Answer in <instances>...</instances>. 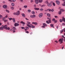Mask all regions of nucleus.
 Wrapping results in <instances>:
<instances>
[{"instance_id": "obj_49", "label": "nucleus", "mask_w": 65, "mask_h": 65, "mask_svg": "<svg viewBox=\"0 0 65 65\" xmlns=\"http://www.w3.org/2000/svg\"><path fill=\"white\" fill-rule=\"evenodd\" d=\"M12 1L13 2H15V1H16V0H12Z\"/></svg>"}, {"instance_id": "obj_48", "label": "nucleus", "mask_w": 65, "mask_h": 65, "mask_svg": "<svg viewBox=\"0 0 65 65\" xmlns=\"http://www.w3.org/2000/svg\"><path fill=\"white\" fill-rule=\"evenodd\" d=\"M62 26H65V24L64 23H63L62 24Z\"/></svg>"}, {"instance_id": "obj_46", "label": "nucleus", "mask_w": 65, "mask_h": 65, "mask_svg": "<svg viewBox=\"0 0 65 65\" xmlns=\"http://www.w3.org/2000/svg\"><path fill=\"white\" fill-rule=\"evenodd\" d=\"M37 24H38L37 23L35 22V25H37Z\"/></svg>"}, {"instance_id": "obj_36", "label": "nucleus", "mask_w": 65, "mask_h": 65, "mask_svg": "<svg viewBox=\"0 0 65 65\" xmlns=\"http://www.w3.org/2000/svg\"><path fill=\"white\" fill-rule=\"evenodd\" d=\"M52 21H53V22H54V21H55V18L53 19L52 20Z\"/></svg>"}, {"instance_id": "obj_30", "label": "nucleus", "mask_w": 65, "mask_h": 65, "mask_svg": "<svg viewBox=\"0 0 65 65\" xmlns=\"http://www.w3.org/2000/svg\"><path fill=\"white\" fill-rule=\"evenodd\" d=\"M46 22L47 23V24H50V23H49V22L48 21H46Z\"/></svg>"}, {"instance_id": "obj_3", "label": "nucleus", "mask_w": 65, "mask_h": 65, "mask_svg": "<svg viewBox=\"0 0 65 65\" xmlns=\"http://www.w3.org/2000/svg\"><path fill=\"white\" fill-rule=\"evenodd\" d=\"M43 26H41L42 28H45V27H47V24H46L45 23H43Z\"/></svg>"}, {"instance_id": "obj_35", "label": "nucleus", "mask_w": 65, "mask_h": 65, "mask_svg": "<svg viewBox=\"0 0 65 65\" xmlns=\"http://www.w3.org/2000/svg\"><path fill=\"white\" fill-rule=\"evenodd\" d=\"M53 5L54 6H55V4L54 3H53Z\"/></svg>"}, {"instance_id": "obj_38", "label": "nucleus", "mask_w": 65, "mask_h": 65, "mask_svg": "<svg viewBox=\"0 0 65 65\" xmlns=\"http://www.w3.org/2000/svg\"><path fill=\"white\" fill-rule=\"evenodd\" d=\"M25 28H26V29H29V27H28L27 26H26L25 27Z\"/></svg>"}, {"instance_id": "obj_42", "label": "nucleus", "mask_w": 65, "mask_h": 65, "mask_svg": "<svg viewBox=\"0 0 65 65\" xmlns=\"http://www.w3.org/2000/svg\"><path fill=\"white\" fill-rule=\"evenodd\" d=\"M24 8H27V6H24Z\"/></svg>"}, {"instance_id": "obj_43", "label": "nucleus", "mask_w": 65, "mask_h": 65, "mask_svg": "<svg viewBox=\"0 0 65 65\" xmlns=\"http://www.w3.org/2000/svg\"><path fill=\"white\" fill-rule=\"evenodd\" d=\"M40 10L41 11H42L43 10V9H42V8L41 9H40Z\"/></svg>"}, {"instance_id": "obj_4", "label": "nucleus", "mask_w": 65, "mask_h": 65, "mask_svg": "<svg viewBox=\"0 0 65 65\" xmlns=\"http://www.w3.org/2000/svg\"><path fill=\"white\" fill-rule=\"evenodd\" d=\"M19 24L18 23H15L14 24V26L15 27H17V26H19Z\"/></svg>"}, {"instance_id": "obj_26", "label": "nucleus", "mask_w": 65, "mask_h": 65, "mask_svg": "<svg viewBox=\"0 0 65 65\" xmlns=\"http://www.w3.org/2000/svg\"><path fill=\"white\" fill-rule=\"evenodd\" d=\"M11 9H12V10H13V9H14V8L13 7H11Z\"/></svg>"}, {"instance_id": "obj_60", "label": "nucleus", "mask_w": 65, "mask_h": 65, "mask_svg": "<svg viewBox=\"0 0 65 65\" xmlns=\"http://www.w3.org/2000/svg\"><path fill=\"white\" fill-rule=\"evenodd\" d=\"M47 10H48V9H47V10H45V11H47Z\"/></svg>"}, {"instance_id": "obj_14", "label": "nucleus", "mask_w": 65, "mask_h": 65, "mask_svg": "<svg viewBox=\"0 0 65 65\" xmlns=\"http://www.w3.org/2000/svg\"><path fill=\"white\" fill-rule=\"evenodd\" d=\"M34 9L35 10H39V8H34Z\"/></svg>"}, {"instance_id": "obj_57", "label": "nucleus", "mask_w": 65, "mask_h": 65, "mask_svg": "<svg viewBox=\"0 0 65 65\" xmlns=\"http://www.w3.org/2000/svg\"><path fill=\"white\" fill-rule=\"evenodd\" d=\"M35 22H32V24H35Z\"/></svg>"}, {"instance_id": "obj_61", "label": "nucleus", "mask_w": 65, "mask_h": 65, "mask_svg": "<svg viewBox=\"0 0 65 65\" xmlns=\"http://www.w3.org/2000/svg\"><path fill=\"white\" fill-rule=\"evenodd\" d=\"M32 34H33V33H32V32H31V33H30V35H32Z\"/></svg>"}, {"instance_id": "obj_8", "label": "nucleus", "mask_w": 65, "mask_h": 65, "mask_svg": "<svg viewBox=\"0 0 65 65\" xmlns=\"http://www.w3.org/2000/svg\"><path fill=\"white\" fill-rule=\"evenodd\" d=\"M47 5L49 7H51L52 6V4L51 3H48V4H47Z\"/></svg>"}, {"instance_id": "obj_40", "label": "nucleus", "mask_w": 65, "mask_h": 65, "mask_svg": "<svg viewBox=\"0 0 65 65\" xmlns=\"http://www.w3.org/2000/svg\"><path fill=\"white\" fill-rule=\"evenodd\" d=\"M28 12H31V10H28Z\"/></svg>"}, {"instance_id": "obj_52", "label": "nucleus", "mask_w": 65, "mask_h": 65, "mask_svg": "<svg viewBox=\"0 0 65 65\" xmlns=\"http://www.w3.org/2000/svg\"><path fill=\"white\" fill-rule=\"evenodd\" d=\"M54 10L53 9H52L51 10V11H52V12H53L54 11Z\"/></svg>"}, {"instance_id": "obj_6", "label": "nucleus", "mask_w": 65, "mask_h": 65, "mask_svg": "<svg viewBox=\"0 0 65 65\" xmlns=\"http://www.w3.org/2000/svg\"><path fill=\"white\" fill-rule=\"evenodd\" d=\"M16 14L17 15H19L20 14V11H17V12H16Z\"/></svg>"}, {"instance_id": "obj_37", "label": "nucleus", "mask_w": 65, "mask_h": 65, "mask_svg": "<svg viewBox=\"0 0 65 65\" xmlns=\"http://www.w3.org/2000/svg\"><path fill=\"white\" fill-rule=\"evenodd\" d=\"M6 12H8V13H9V11H8V10H6Z\"/></svg>"}, {"instance_id": "obj_64", "label": "nucleus", "mask_w": 65, "mask_h": 65, "mask_svg": "<svg viewBox=\"0 0 65 65\" xmlns=\"http://www.w3.org/2000/svg\"><path fill=\"white\" fill-rule=\"evenodd\" d=\"M58 26H57V27H56V28H57V29H58Z\"/></svg>"}, {"instance_id": "obj_20", "label": "nucleus", "mask_w": 65, "mask_h": 65, "mask_svg": "<svg viewBox=\"0 0 65 65\" xmlns=\"http://www.w3.org/2000/svg\"><path fill=\"white\" fill-rule=\"evenodd\" d=\"M47 15L48 17H50V16H51V14L50 13H47Z\"/></svg>"}, {"instance_id": "obj_17", "label": "nucleus", "mask_w": 65, "mask_h": 65, "mask_svg": "<svg viewBox=\"0 0 65 65\" xmlns=\"http://www.w3.org/2000/svg\"><path fill=\"white\" fill-rule=\"evenodd\" d=\"M22 16L23 17V18H25V14L24 13H22Z\"/></svg>"}, {"instance_id": "obj_18", "label": "nucleus", "mask_w": 65, "mask_h": 65, "mask_svg": "<svg viewBox=\"0 0 65 65\" xmlns=\"http://www.w3.org/2000/svg\"><path fill=\"white\" fill-rule=\"evenodd\" d=\"M14 23H15V19L14 18H13L12 19Z\"/></svg>"}, {"instance_id": "obj_45", "label": "nucleus", "mask_w": 65, "mask_h": 65, "mask_svg": "<svg viewBox=\"0 0 65 65\" xmlns=\"http://www.w3.org/2000/svg\"><path fill=\"white\" fill-rule=\"evenodd\" d=\"M55 18H58L57 16H55Z\"/></svg>"}, {"instance_id": "obj_21", "label": "nucleus", "mask_w": 65, "mask_h": 65, "mask_svg": "<svg viewBox=\"0 0 65 65\" xmlns=\"http://www.w3.org/2000/svg\"><path fill=\"white\" fill-rule=\"evenodd\" d=\"M43 1L42 0H39V3H41Z\"/></svg>"}, {"instance_id": "obj_27", "label": "nucleus", "mask_w": 65, "mask_h": 65, "mask_svg": "<svg viewBox=\"0 0 65 65\" xmlns=\"http://www.w3.org/2000/svg\"><path fill=\"white\" fill-rule=\"evenodd\" d=\"M11 5L12 6H14V4L13 3H12Z\"/></svg>"}, {"instance_id": "obj_41", "label": "nucleus", "mask_w": 65, "mask_h": 65, "mask_svg": "<svg viewBox=\"0 0 65 65\" xmlns=\"http://www.w3.org/2000/svg\"><path fill=\"white\" fill-rule=\"evenodd\" d=\"M0 18H2L3 16H2V15H0Z\"/></svg>"}, {"instance_id": "obj_56", "label": "nucleus", "mask_w": 65, "mask_h": 65, "mask_svg": "<svg viewBox=\"0 0 65 65\" xmlns=\"http://www.w3.org/2000/svg\"><path fill=\"white\" fill-rule=\"evenodd\" d=\"M34 7H36V5H34Z\"/></svg>"}, {"instance_id": "obj_55", "label": "nucleus", "mask_w": 65, "mask_h": 65, "mask_svg": "<svg viewBox=\"0 0 65 65\" xmlns=\"http://www.w3.org/2000/svg\"><path fill=\"white\" fill-rule=\"evenodd\" d=\"M9 1H10V2H12V1L11 0H8Z\"/></svg>"}, {"instance_id": "obj_13", "label": "nucleus", "mask_w": 65, "mask_h": 65, "mask_svg": "<svg viewBox=\"0 0 65 65\" xmlns=\"http://www.w3.org/2000/svg\"><path fill=\"white\" fill-rule=\"evenodd\" d=\"M3 7L4 8H6L7 7V6L6 5H4L3 6Z\"/></svg>"}, {"instance_id": "obj_63", "label": "nucleus", "mask_w": 65, "mask_h": 65, "mask_svg": "<svg viewBox=\"0 0 65 65\" xmlns=\"http://www.w3.org/2000/svg\"><path fill=\"white\" fill-rule=\"evenodd\" d=\"M43 5H42L41 6V7H43Z\"/></svg>"}, {"instance_id": "obj_50", "label": "nucleus", "mask_w": 65, "mask_h": 65, "mask_svg": "<svg viewBox=\"0 0 65 65\" xmlns=\"http://www.w3.org/2000/svg\"><path fill=\"white\" fill-rule=\"evenodd\" d=\"M55 42H56V43H58V42H57V40H56V41H55Z\"/></svg>"}, {"instance_id": "obj_16", "label": "nucleus", "mask_w": 65, "mask_h": 65, "mask_svg": "<svg viewBox=\"0 0 65 65\" xmlns=\"http://www.w3.org/2000/svg\"><path fill=\"white\" fill-rule=\"evenodd\" d=\"M16 30V28H15V27H13V28L12 29V30L13 31H14V30Z\"/></svg>"}, {"instance_id": "obj_25", "label": "nucleus", "mask_w": 65, "mask_h": 65, "mask_svg": "<svg viewBox=\"0 0 65 65\" xmlns=\"http://www.w3.org/2000/svg\"><path fill=\"white\" fill-rule=\"evenodd\" d=\"M45 3H46V4H48V1H45Z\"/></svg>"}, {"instance_id": "obj_39", "label": "nucleus", "mask_w": 65, "mask_h": 65, "mask_svg": "<svg viewBox=\"0 0 65 65\" xmlns=\"http://www.w3.org/2000/svg\"><path fill=\"white\" fill-rule=\"evenodd\" d=\"M13 14L14 15H17V13H13Z\"/></svg>"}, {"instance_id": "obj_34", "label": "nucleus", "mask_w": 65, "mask_h": 65, "mask_svg": "<svg viewBox=\"0 0 65 65\" xmlns=\"http://www.w3.org/2000/svg\"><path fill=\"white\" fill-rule=\"evenodd\" d=\"M8 21V20H5L4 21V22H7Z\"/></svg>"}, {"instance_id": "obj_47", "label": "nucleus", "mask_w": 65, "mask_h": 65, "mask_svg": "<svg viewBox=\"0 0 65 65\" xmlns=\"http://www.w3.org/2000/svg\"><path fill=\"white\" fill-rule=\"evenodd\" d=\"M48 10L49 11H51L52 10H51V9H49Z\"/></svg>"}, {"instance_id": "obj_19", "label": "nucleus", "mask_w": 65, "mask_h": 65, "mask_svg": "<svg viewBox=\"0 0 65 65\" xmlns=\"http://www.w3.org/2000/svg\"><path fill=\"white\" fill-rule=\"evenodd\" d=\"M60 10L62 12H64V11H65V10H64L62 9H61Z\"/></svg>"}, {"instance_id": "obj_1", "label": "nucleus", "mask_w": 65, "mask_h": 65, "mask_svg": "<svg viewBox=\"0 0 65 65\" xmlns=\"http://www.w3.org/2000/svg\"><path fill=\"white\" fill-rule=\"evenodd\" d=\"M3 28L5 29L6 30H10V28L9 27H7V25H5L4 26L2 25V27H0V30H3L4 29Z\"/></svg>"}, {"instance_id": "obj_29", "label": "nucleus", "mask_w": 65, "mask_h": 65, "mask_svg": "<svg viewBox=\"0 0 65 65\" xmlns=\"http://www.w3.org/2000/svg\"><path fill=\"white\" fill-rule=\"evenodd\" d=\"M63 22V20L61 19H60V22Z\"/></svg>"}, {"instance_id": "obj_2", "label": "nucleus", "mask_w": 65, "mask_h": 65, "mask_svg": "<svg viewBox=\"0 0 65 65\" xmlns=\"http://www.w3.org/2000/svg\"><path fill=\"white\" fill-rule=\"evenodd\" d=\"M31 24V23H30V22L27 21V26H28V27L29 28H31V26L30 25H31V24Z\"/></svg>"}, {"instance_id": "obj_53", "label": "nucleus", "mask_w": 65, "mask_h": 65, "mask_svg": "<svg viewBox=\"0 0 65 65\" xmlns=\"http://www.w3.org/2000/svg\"><path fill=\"white\" fill-rule=\"evenodd\" d=\"M26 33H29V32L28 31H26L25 32Z\"/></svg>"}, {"instance_id": "obj_31", "label": "nucleus", "mask_w": 65, "mask_h": 65, "mask_svg": "<svg viewBox=\"0 0 65 65\" xmlns=\"http://www.w3.org/2000/svg\"><path fill=\"white\" fill-rule=\"evenodd\" d=\"M8 19H9L10 21H11V20H12L13 19L11 18H8Z\"/></svg>"}, {"instance_id": "obj_51", "label": "nucleus", "mask_w": 65, "mask_h": 65, "mask_svg": "<svg viewBox=\"0 0 65 65\" xmlns=\"http://www.w3.org/2000/svg\"><path fill=\"white\" fill-rule=\"evenodd\" d=\"M62 6H65V4H62Z\"/></svg>"}, {"instance_id": "obj_44", "label": "nucleus", "mask_w": 65, "mask_h": 65, "mask_svg": "<svg viewBox=\"0 0 65 65\" xmlns=\"http://www.w3.org/2000/svg\"><path fill=\"white\" fill-rule=\"evenodd\" d=\"M21 29H25V27H22Z\"/></svg>"}, {"instance_id": "obj_5", "label": "nucleus", "mask_w": 65, "mask_h": 65, "mask_svg": "<svg viewBox=\"0 0 65 65\" xmlns=\"http://www.w3.org/2000/svg\"><path fill=\"white\" fill-rule=\"evenodd\" d=\"M56 4H57V5H59L60 3V2H59V1L58 0L56 1Z\"/></svg>"}, {"instance_id": "obj_28", "label": "nucleus", "mask_w": 65, "mask_h": 65, "mask_svg": "<svg viewBox=\"0 0 65 65\" xmlns=\"http://www.w3.org/2000/svg\"><path fill=\"white\" fill-rule=\"evenodd\" d=\"M61 33H62L63 32V29H62L60 31Z\"/></svg>"}, {"instance_id": "obj_7", "label": "nucleus", "mask_w": 65, "mask_h": 65, "mask_svg": "<svg viewBox=\"0 0 65 65\" xmlns=\"http://www.w3.org/2000/svg\"><path fill=\"white\" fill-rule=\"evenodd\" d=\"M43 15V14L42 13H41L39 15V17L40 18H41Z\"/></svg>"}, {"instance_id": "obj_59", "label": "nucleus", "mask_w": 65, "mask_h": 65, "mask_svg": "<svg viewBox=\"0 0 65 65\" xmlns=\"http://www.w3.org/2000/svg\"><path fill=\"white\" fill-rule=\"evenodd\" d=\"M19 10H22V9H21V8H19Z\"/></svg>"}, {"instance_id": "obj_11", "label": "nucleus", "mask_w": 65, "mask_h": 65, "mask_svg": "<svg viewBox=\"0 0 65 65\" xmlns=\"http://www.w3.org/2000/svg\"><path fill=\"white\" fill-rule=\"evenodd\" d=\"M20 23L22 24V25H25V23L23 22V21H21Z\"/></svg>"}, {"instance_id": "obj_23", "label": "nucleus", "mask_w": 65, "mask_h": 65, "mask_svg": "<svg viewBox=\"0 0 65 65\" xmlns=\"http://www.w3.org/2000/svg\"><path fill=\"white\" fill-rule=\"evenodd\" d=\"M6 19L5 17H4L2 18V21H4Z\"/></svg>"}, {"instance_id": "obj_15", "label": "nucleus", "mask_w": 65, "mask_h": 65, "mask_svg": "<svg viewBox=\"0 0 65 65\" xmlns=\"http://www.w3.org/2000/svg\"><path fill=\"white\" fill-rule=\"evenodd\" d=\"M39 2V1L38 0H35V3L36 4H38V3Z\"/></svg>"}, {"instance_id": "obj_62", "label": "nucleus", "mask_w": 65, "mask_h": 65, "mask_svg": "<svg viewBox=\"0 0 65 65\" xmlns=\"http://www.w3.org/2000/svg\"><path fill=\"white\" fill-rule=\"evenodd\" d=\"M6 18H7V15H6L5 16Z\"/></svg>"}, {"instance_id": "obj_24", "label": "nucleus", "mask_w": 65, "mask_h": 65, "mask_svg": "<svg viewBox=\"0 0 65 65\" xmlns=\"http://www.w3.org/2000/svg\"><path fill=\"white\" fill-rule=\"evenodd\" d=\"M31 13H32V14H35V12L34 11H32Z\"/></svg>"}, {"instance_id": "obj_9", "label": "nucleus", "mask_w": 65, "mask_h": 65, "mask_svg": "<svg viewBox=\"0 0 65 65\" xmlns=\"http://www.w3.org/2000/svg\"><path fill=\"white\" fill-rule=\"evenodd\" d=\"M36 17V15H31L30 16V17L31 18H35Z\"/></svg>"}, {"instance_id": "obj_33", "label": "nucleus", "mask_w": 65, "mask_h": 65, "mask_svg": "<svg viewBox=\"0 0 65 65\" xmlns=\"http://www.w3.org/2000/svg\"><path fill=\"white\" fill-rule=\"evenodd\" d=\"M51 27H53V26H54V25H53V24H51V25H50Z\"/></svg>"}, {"instance_id": "obj_10", "label": "nucleus", "mask_w": 65, "mask_h": 65, "mask_svg": "<svg viewBox=\"0 0 65 65\" xmlns=\"http://www.w3.org/2000/svg\"><path fill=\"white\" fill-rule=\"evenodd\" d=\"M48 19H49V20H48L49 23H51V19L50 18H48Z\"/></svg>"}, {"instance_id": "obj_12", "label": "nucleus", "mask_w": 65, "mask_h": 65, "mask_svg": "<svg viewBox=\"0 0 65 65\" xmlns=\"http://www.w3.org/2000/svg\"><path fill=\"white\" fill-rule=\"evenodd\" d=\"M30 25V26H31V27L32 28H35V26H33L32 24Z\"/></svg>"}, {"instance_id": "obj_22", "label": "nucleus", "mask_w": 65, "mask_h": 65, "mask_svg": "<svg viewBox=\"0 0 65 65\" xmlns=\"http://www.w3.org/2000/svg\"><path fill=\"white\" fill-rule=\"evenodd\" d=\"M62 13V12H61V11H60L58 12V14H61Z\"/></svg>"}, {"instance_id": "obj_54", "label": "nucleus", "mask_w": 65, "mask_h": 65, "mask_svg": "<svg viewBox=\"0 0 65 65\" xmlns=\"http://www.w3.org/2000/svg\"><path fill=\"white\" fill-rule=\"evenodd\" d=\"M30 1H31V3H32V2H33V1L32 0H31Z\"/></svg>"}, {"instance_id": "obj_32", "label": "nucleus", "mask_w": 65, "mask_h": 65, "mask_svg": "<svg viewBox=\"0 0 65 65\" xmlns=\"http://www.w3.org/2000/svg\"><path fill=\"white\" fill-rule=\"evenodd\" d=\"M57 23V20H55L54 21V23Z\"/></svg>"}, {"instance_id": "obj_58", "label": "nucleus", "mask_w": 65, "mask_h": 65, "mask_svg": "<svg viewBox=\"0 0 65 65\" xmlns=\"http://www.w3.org/2000/svg\"><path fill=\"white\" fill-rule=\"evenodd\" d=\"M63 31H64V32H65V28H64V29H63Z\"/></svg>"}]
</instances>
